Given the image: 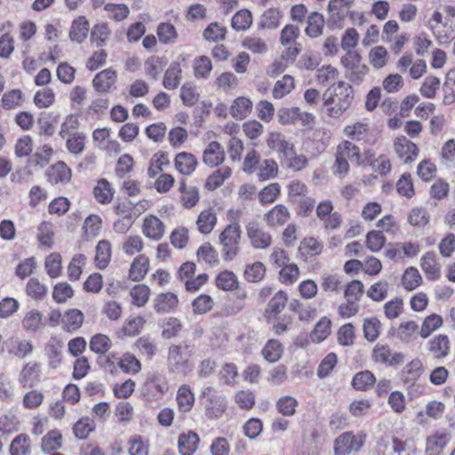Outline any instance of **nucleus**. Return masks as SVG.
Listing matches in <instances>:
<instances>
[{
	"label": "nucleus",
	"instance_id": "1",
	"mask_svg": "<svg viewBox=\"0 0 455 455\" xmlns=\"http://www.w3.org/2000/svg\"><path fill=\"white\" fill-rule=\"evenodd\" d=\"M324 107L331 117H339L351 105L353 89L345 83L333 84L324 94Z\"/></svg>",
	"mask_w": 455,
	"mask_h": 455
},
{
	"label": "nucleus",
	"instance_id": "2",
	"mask_svg": "<svg viewBox=\"0 0 455 455\" xmlns=\"http://www.w3.org/2000/svg\"><path fill=\"white\" fill-rule=\"evenodd\" d=\"M204 415L209 419H218L228 408V398L211 386L203 387L199 395Z\"/></svg>",
	"mask_w": 455,
	"mask_h": 455
},
{
	"label": "nucleus",
	"instance_id": "3",
	"mask_svg": "<svg viewBox=\"0 0 455 455\" xmlns=\"http://www.w3.org/2000/svg\"><path fill=\"white\" fill-rule=\"evenodd\" d=\"M355 159H359V147L352 141L343 140L336 149L332 173L340 179L346 177L350 170L349 161L355 163Z\"/></svg>",
	"mask_w": 455,
	"mask_h": 455
},
{
	"label": "nucleus",
	"instance_id": "4",
	"mask_svg": "<svg viewBox=\"0 0 455 455\" xmlns=\"http://www.w3.org/2000/svg\"><path fill=\"white\" fill-rule=\"evenodd\" d=\"M191 346L187 343L171 345L168 348L167 369L170 373L186 375L190 371Z\"/></svg>",
	"mask_w": 455,
	"mask_h": 455
},
{
	"label": "nucleus",
	"instance_id": "5",
	"mask_svg": "<svg viewBox=\"0 0 455 455\" xmlns=\"http://www.w3.org/2000/svg\"><path fill=\"white\" fill-rule=\"evenodd\" d=\"M241 234L240 225L236 221L228 225L220 234L219 241L222 246L221 253L224 260L230 261L238 254Z\"/></svg>",
	"mask_w": 455,
	"mask_h": 455
},
{
	"label": "nucleus",
	"instance_id": "6",
	"mask_svg": "<svg viewBox=\"0 0 455 455\" xmlns=\"http://www.w3.org/2000/svg\"><path fill=\"white\" fill-rule=\"evenodd\" d=\"M168 390L169 383L165 375L153 372L148 375L141 394L147 401L153 402L162 399Z\"/></svg>",
	"mask_w": 455,
	"mask_h": 455
},
{
	"label": "nucleus",
	"instance_id": "7",
	"mask_svg": "<svg viewBox=\"0 0 455 455\" xmlns=\"http://www.w3.org/2000/svg\"><path fill=\"white\" fill-rule=\"evenodd\" d=\"M404 358L403 353L392 350L387 344L377 343L371 352V359L374 363L387 367L403 363Z\"/></svg>",
	"mask_w": 455,
	"mask_h": 455
},
{
	"label": "nucleus",
	"instance_id": "8",
	"mask_svg": "<svg viewBox=\"0 0 455 455\" xmlns=\"http://www.w3.org/2000/svg\"><path fill=\"white\" fill-rule=\"evenodd\" d=\"M365 437L366 435L362 433L357 435L351 432L343 433L335 440V455H347L358 451L363 445Z\"/></svg>",
	"mask_w": 455,
	"mask_h": 455
},
{
	"label": "nucleus",
	"instance_id": "9",
	"mask_svg": "<svg viewBox=\"0 0 455 455\" xmlns=\"http://www.w3.org/2000/svg\"><path fill=\"white\" fill-rule=\"evenodd\" d=\"M388 335L396 338L403 344H411L419 335V326L416 321H403L400 323L397 328H391Z\"/></svg>",
	"mask_w": 455,
	"mask_h": 455
},
{
	"label": "nucleus",
	"instance_id": "10",
	"mask_svg": "<svg viewBox=\"0 0 455 455\" xmlns=\"http://www.w3.org/2000/svg\"><path fill=\"white\" fill-rule=\"evenodd\" d=\"M428 27L440 44H447L453 38V30L443 23V16L439 11L434 12L428 20Z\"/></svg>",
	"mask_w": 455,
	"mask_h": 455
},
{
	"label": "nucleus",
	"instance_id": "11",
	"mask_svg": "<svg viewBox=\"0 0 455 455\" xmlns=\"http://www.w3.org/2000/svg\"><path fill=\"white\" fill-rule=\"evenodd\" d=\"M247 236L251 241V246L255 249H266L270 246L272 237L255 221H251L246 225Z\"/></svg>",
	"mask_w": 455,
	"mask_h": 455
},
{
	"label": "nucleus",
	"instance_id": "12",
	"mask_svg": "<svg viewBox=\"0 0 455 455\" xmlns=\"http://www.w3.org/2000/svg\"><path fill=\"white\" fill-rule=\"evenodd\" d=\"M267 145L271 150L278 153L281 160L290 156L294 148L293 143L280 132H270L267 139Z\"/></svg>",
	"mask_w": 455,
	"mask_h": 455
},
{
	"label": "nucleus",
	"instance_id": "13",
	"mask_svg": "<svg viewBox=\"0 0 455 455\" xmlns=\"http://www.w3.org/2000/svg\"><path fill=\"white\" fill-rule=\"evenodd\" d=\"M4 344L7 353L20 359L27 357L34 350V346L31 341L16 337L7 339Z\"/></svg>",
	"mask_w": 455,
	"mask_h": 455
},
{
	"label": "nucleus",
	"instance_id": "14",
	"mask_svg": "<svg viewBox=\"0 0 455 455\" xmlns=\"http://www.w3.org/2000/svg\"><path fill=\"white\" fill-rule=\"evenodd\" d=\"M45 175L48 182L51 184L64 185L70 181L72 172L66 163L59 161L55 164H52L51 167H49Z\"/></svg>",
	"mask_w": 455,
	"mask_h": 455
},
{
	"label": "nucleus",
	"instance_id": "15",
	"mask_svg": "<svg viewBox=\"0 0 455 455\" xmlns=\"http://www.w3.org/2000/svg\"><path fill=\"white\" fill-rule=\"evenodd\" d=\"M40 366L36 362L27 363L21 369L18 381L23 387H34L40 381Z\"/></svg>",
	"mask_w": 455,
	"mask_h": 455
},
{
	"label": "nucleus",
	"instance_id": "16",
	"mask_svg": "<svg viewBox=\"0 0 455 455\" xmlns=\"http://www.w3.org/2000/svg\"><path fill=\"white\" fill-rule=\"evenodd\" d=\"M424 371L423 363L419 358H414L408 363L400 372V379L404 385L412 387Z\"/></svg>",
	"mask_w": 455,
	"mask_h": 455
},
{
	"label": "nucleus",
	"instance_id": "17",
	"mask_svg": "<svg viewBox=\"0 0 455 455\" xmlns=\"http://www.w3.org/2000/svg\"><path fill=\"white\" fill-rule=\"evenodd\" d=\"M394 146L395 153L404 163L412 162L418 156L419 148L416 144L404 136L397 138Z\"/></svg>",
	"mask_w": 455,
	"mask_h": 455
},
{
	"label": "nucleus",
	"instance_id": "18",
	"mask_svg": "<svg viewBox=\"0 0 455 455\" xmlns=\"http://www.w3.org/2000/svg\"><path fill=\"white\" fill-rule=\"evenodd\" d=\"M225 160V151L223 147L217 141L210 142L203 153L204 163L210 167H215L222 164Z\"/></svg>",
	"mask_w": 455,
	"mask_h": 455
},
{
	"label": "nucleus",
	"instance_id": "19",
	"mask_svg": "<svg viewBox=\"0 0 455 455\" xmlns=\"http://www.w3.org/2000/svg\"><path fill=\"white\" fill-rule=\"evenodd\" d=\"M21 325L24 331L30 333L42 331L46 322L43 318V314L37 309H31L24 315Z\"/></svg>",
	"mask_w": 455,
	"mask_h": 455
},
{
	"label": "nucleus",
	"instance_id": "20",
	"mask_svg": "<svg viewBox=\"0 0 455 455\" xmlns=\"http://www.w3.org/2000/svg\"><path fill=\"white\" fill-rule=\"evenodd\" d=\"M116 72L111 68H107L98 73L93 80L92 84L98 92H108L115 85L116 82Z\"/></svg>",
	"mask_w": 455,
	"mask_h": 455
},
{
	"label": "nucleus",
	"instance_id": "21",
	"mask_svg": "<svg viewBox=\"0 0 455 455\" xmlns=\"http://www.w3.org/2000/svg\"><path fill=\"white\" fill-rule=\"evenodd\" d=\"M428 350L435 359H443L451 350L450 339L445 334H438L428 341Z\"/></svg>",
	"mask_w": 455,
	"mask_h": 455
},
{
	"label": "nucleus",
	"instance_id": "22",
	"mask_svg": "<svg viewBox=\"0 0 455 455\" xmlns=\"http://www.w3.org/2000/svg\"><path fill=\"white\" fill-rule=\"evenodd\" d=\"M142 232L147 237L159 241L164 235V225L157 217L150 215L143 220Z\"/></svg>",
	"mask_w": 455,
	"mask_h": 455
},
{
	"label": "nucleus",
	"instance_id": "23",
	"mask_svg": "<svg viewBox=\"0 0 455 455\" xmlns=\"http://www.w3.org/2000/svg\"><path fill=\"white\" fill-rule=\"evenodd\" d=\"M450 439V435L444 432H436L428 436L426 442L427 455H442Z\"/></svg>",
	"mask_w": 455,
	"mask_h": 455
},
{
	"label": "nucleus",
	"instance_id": "24",
	"mask_svg": "<svg viewBox=\"0 0 455 455\" xmlns=\"http://www.w3.org/2000/svg\"><path fill=\"white\" fill-rule=\"evenodd\" d=\"M197 164L196 157L188 152H180L174 159L175 168L182 175H191L196 169Z\"/></svg>",
	"mask_w": 455,
	"mask_h": 455
},
{
	"label": "nucleus",
	"instance_id": "25",
	"mask_svg": "<svg viewBox=\"0 0 455 455\" xmlns=\"http://www.w3.org/2000/svg\"><path fill=\"white\" fill-rule=\"evenodd\" d=\"M420 266L427 279L435 281L440 278V266L436 262L435 252L427 251L421 257Z\"/></svg>",
	"mask_w": 455,
	"mask_h": 455
},
{
	"label": "nucleus",
	"instance_id": "26",
	"mask_svg": "<svg viewBox=\"0 0 455 455\" xmlns=\"http://www.w3.org/2000/svg\"><path fill=\"white\" fill-rule=\"evenodd\" d=\"M179 303L176 294L172 292L160 293L154 301V308L159 314L168 313L174 309Z\"/></svg>",
	"mask_w": 455,
	"mask_h": 455
},
{
	"label": "nucleus",
	"instance_id": "27",
	"mask_svg": "<svg viewBox=\"0 0 455 455\" xmlns=\"http://www.w3.org/2000/svg\"><path fill=\"white\" fill-rule=\"evenodd\" d=\"M84 320L82 311L76 308L68 309L63 314L62 329L66 331H76L82 326Z\"/></svg>",
	"mask_w": 455,
	"mask_h": 455
},
{
	"label": "nucleus",
	"instance_id": "28",
	"mask_svg": "<svg viewBox=\"0 0 455 455\" xmlns=\"http://www.w3.org/2000/svg\"><path fill=\"white\" fill-rule=\"evenodd\" d=\"M89 32V21L84 16L75 19L69 30V38L76 43H82L87 37Z\"/></svg>",
	"mask_w": 455,
	"mask_h": 455
},
{
	"label": "nucleus",
	"instance_id": "29",
	"mask_svg": "<svg viewBox=\"0 0 455 455\" xmlns=\"http://www.w3.org/2000/svg\"><path fill=\"white\" fill-rule=\"evenodd\" d=\"M176 402L180 412L186 413L191 411L195 403V396L188 385H182L179 387L176 395Z\"/></svg>",
	"mask_w": 455,
	"mask_h": 455
},
{
	"label": "nucleus",
	"instance_id": "30",
	"mask_svg": "<svg viewBox=\"0 0 455 455\" xmlns=\"http://www.w3.org/2000/svg\"><path fill=\"white\" fill-rule=\"evenodd\" d=\"M148 268V258L144 254H140L132 261L129 271V277L134 282H139L145 277Z\"/></svg>",
	"mask_w": 455,
	"mask_h": 455
},
{
	"label": "nucleus",
	"instance_id": "31",
	"mask_svg": "<svg viewBox=\"0 0 455 455\" xmlns=\"http://www.w3.org/2000/svg\"><path fill=\"white\" fill-rule=\"evenodd\" d=\"M199 443V436L196 433L189 431L181 434L179 437V451L181 455H193L196 451Z\"/></svg>",
	"mask_w": 455,
	"mask_h": 455
},
{
	"label": "nucleus",
	"instance_id": "32",
	"mask_svg": "<svg viewBox=\"0 0 455 455\" xmlns=\"http://www.w3.org/2000/svg\"><path fill=\"white\" fill-rule=\"evenodd\" d=\"M307 25L305 28V33L307 36L315 38L323 34L324 28V18L321 13L317 12H311L307 16Z\"/></svg>",
	"mask_w": 455,
	"mask_h": 455
},
{
	"label": "nucleus",
	"instance_id": "33",
	"mask_svg": "<svg viewBox=\"0 0 455 455\" xmlns=\"http://www.w3.org/2000/svg\"><path fill=\"white\" fill-rule=\"evenodd\" d=\"M369 124L364 122H356L352 124H348L344 128V134L356 141H366L369 136Z\"/></svg>",
	"mask_w": 455,
	"mask_h": 455
},
{
	"label": "nucleus",
	"instance_id": "34",
	"mask_svg": "<svg viewBox=\"0 0 455 455\" xmlns=\"http://www.w3.org/2000/svg\"><path fill=\"white\" fill-rule=\"evenodd\" d=\"M217 223V216L212 209L203 211L196 220V226L200 233L210 234Z\"/></svg>",
	"mask_w": 455,
	"mask_h": 455
},
{
	"label": "nucleus",
	"instance_id": "35",
	"mask_svg": "<svg viewBox=\"0 0 455 455\" xmlns=\"http://www.w3.org/2000/svg\"><path fill=\"white\" fill-rule=\"evenodd\" d=\"M180 80V65L178 62H172L164 73L163 85L167 90H173L179 86Z\"/></svg>",
	"mask_w": 455,
	"mask_h": 455
},
{
	"label": "nucleus",
	"instance_id": "36",
	"mask_svg": "<svg viewBox=\"0 0 455 455\" xmlns=\"http://www.w3.org/2000/svg\"><path fill=\"white\" fill-rule=\"evenodd\" d=\"M252 20L251 12L247 9H242L232 17L231 27L237 32L246 31L251 27Z\"/></svg>",
	"mask_w": 455,
	"mask_h": 455
},
{
	"label": "nucleus",
	"instance_id": "37",
	"mask_svg": "<svg viewBox=\"0 0 455 455\" xmlns=\"http://www.w3.org/2000/svg\"><path fill=\"white\" fill-rule=\"evenodd\" d=\"M96 428L94 420L89 417H83L73 426L74 435L80 440H85Z\"/></svg>",
	"mask_w": 455,
	"mask_h": 455
},
{
	"label": "nucleus",
	"instance_id": "38",
	"mask_svg": "<svg viewBox=\"0 0 455 455\" xmlns=\"http://www.w3.org/2000/svg\"><path fill=\"white\" fill-rule=\"evenodd\" d=\"M111 259V244L107 240H101L96 246L95 262L100 269L108 267Z\"/></svg>",
	"mask_w": 455,
	"mask_h": 455
},
{
	"label": "nucleus",
	"instance_id": "39",
	"mask_svg": "<svg viewBox=\"0 0 455 455\" xmlns=\"http://www.w3.org/2000/svg\"><path fill=\"white\" fill-rule=\"evenodd\" d=\"M10 455H28L30 453V438L27 434H20L11 442Z\"/></svg>",
	"mask_w": 455,
	"mask_h": 455
},
{
	"label": "nucleus",
	"instance_id": "40",
	"mask_svg": "<svg viewBox=\"0 0 455 455\" xmlns=\"http://www.w3.org/2000/svg\"><path fill=\"white\" fill-rule=\"evenodd\" d=\"M295 87L294 78L290 75H284L280 80L276 81L273 88V97L282 99L288 95Z\"/></svg>",
	"mask_w": 455,
	"mask_h": 455
},
{
	"label": "nucleus",
	"instance_id": "41",
	"mask_svg": "<svg viewBox=\"0 0 455 455\" xmlns=\"http://www.w3.org/2000/svg\"><path fill=\"white\" fill-rule=\"evenodd\" d=\"M298 400L291 395L281 396L275 403L277 411L284 417H291L296 413Z\"/></svg>",
	"mask_w": 455,
	"mask_h": 455
},
{
	"label": "nucleus",
	"instance_id": "42",
	"mask_svg": "<svg viewBox=\"0 0 455 455\" xmlns=\"http://www.w3.org/2000/svg\"><path fill=\"white\" fill-rule=\"evenodd\" d=\"M166 63L162 57L151 56L145 61V74L152 79L157 80Z\"/></svg>",
	"mask_w": 455,
	"mask_h": 455
},
{
	"label": "nucleus",
	"instance_id": "43",
	"mask_svg": "<svg viewBox=\"0 0 455 455\" xmlns=\"http://www.w3.org/2000/svg\"><path fill=\"white\" fill-rule=\"evenodd\" d=\"M287 208L282 204L275 206L266 214V221L269 226L283 225L289 219Z\"/></svg>",
	"mask_w": 455,
	"mask_h": 455
},
{
	"label": "nucleus",
	"instance_id": "44",
	"mask_svg": "<svg viewBox=\"0 0 455 455\" xmlns=\"http://www.w3.org/2000/svg\"><path fill=\"white\" fill-rule=\"evenodd\" d=\"M45 353L49 360V366L56 369L61 363V344L55 339H52L46 344Z\"/></svg>",
	"mask_w": 455,
	"mask_h": 455
},
{
	"label": "nucleus",
	"instance_id": "45",
	"mask_svg": "<svg viewBox=\"0 0 455 455\" xmlns=\"http://www.w3.org/2000/svg\"><path fill=\"white\" fill-rule=\"evenodd\" d=\"M443 317L440 315L432 314L427 316L419 328V336L422 339L428 338L432 332L443 325Z\"/></svg>",
	"mask_w": 455,
	"mask_h": 455
},
{
	"label": "nucleus",
	"instance_id": "46",
	"mask_svg": "<svg viewBox=\"0 0 455 455\" xmlns=\"http://www.w3.org/2000/svg\"><path fill=\"white\" fill-rule=\"evenodd\" d=\"M104 11L108 19L116 22L125 20L130 13L129 7L124 4H107L104 6Z\"/></svg>",
	"mask_w": 455,
	"mask_h": 455
},
{
	"label": "nucleus",
	"instance_id": "47",
	"mask_svg": "<svg viewBox=\"0 0 455 455\" xmlns=\"http://www.w3.org/2000/svg\"><path fill=\"white\" fill-rule=\"evenodd\" d=\"M66 148L72 155H80L84 151L86 135L84 132L67 136Z\"/></svg>",
	"mask_w": 455,
	"mask_h": 455
},
{
	"label": "nucleus",
	"instance_id": "48",
	"mask_svg": "<svg viewBox=\"0 0 455 455\" xmlns=\"http://www.w3.org/2000/svg\"><path fill=\"white\" fill-rule=\"evenodd\" d=\"M251 110V102L249 99L239 97L233 102L230 113L235 119L245 118Z\"/></svg>",
	"mask_w": 455,
	"mask_h": 455
},
{
	"label": "nucleus",
	"instance_id": "49",
	"mask_svg": "<svg viewBox=\"0 0 455 455\" xmlns=\"http://www.w3.org/2000/svg\"><path fill=\"white\" fill-rule=\"evenodd\" d=\"M331 325L330 319L327 317L321 318L310 333V339L317 343L324 340L331 333Z\"/></svg>",
	"mask_w": 455,
	"mask_h": 455
},
{
	"label": "nucleus",
	"instance_id": "50",
	"mask_svg": "<svg viewBox=\"0 0 455 455\" xmlns=\"http://www.w3.org/2000/svg\"><path fill=\"white\" fill-rule=\"evenodd\" d=\"M128 444L129 455H148L149 444L143 436L140 435L132 436L128 442Z\"/></svg>",
	"mask_w": 455,
	"mask_h": 455
},
{
	"label": "nucleus",
	"instance_id": "51",
	"mask_svg": "<svg viewBox=\"0 0 455 455\" xmlns=\"http://www.w3.org/2000/svg\"><path fill=\"white\" fill-rule=\"evenodd\" d=\"M48 288L41 283L37 278H30L26 285L27 295L35 300H43L46 296Z\"/></svg>",
	"mask_w": 455,
	"mask_h": 455
},
{
	"label": "nucleus",
	"instance_id": "52",
	"mask_svg": "<svg viewBox=\"0 0 455 455\" xmlns=\"http://www.w3.org/2000/svg\"><path fill=\"white\" fill-rule=\"evenodd\" d=\"M422 277L416 267H408L402 277V283L405 290L412 291L420 285Z\"/></svg>",
	"mask_w": 455,
	"mask_h": 455
},
{
	"label": "nucleus",
	"instance_id": "53",
	"mask_svg": "<svg viewBox=\"0 0 455 455\" xmlns=\"http://www.w3.org/2000/svg\"><path fill=\"white\" fill-rule=\"evenodd\" d=\"M110 35V29L107 23L96 24L91 30V41L97 47H102Z\"/></svg>",
	"mask_w": 455,
	"mask_h": 455
},
{
	"label": "nucleus",
	"instance_id": "54",
	"mask_svg": "<svg viewBox=\"0 0 455 455\" xmlns=\"http://www.w3.org/2000/svg\"><path fill=\"white\" fill-rule=\"evenodd\" d=\"M216 285L223 291H233L238 287V280L233 272L225 270L217 275Z\"/></svg>",
	"mask_w": 455,
	"mask_h": 455
},
{
	"label": "nucleus",
	"instance_id": "55",
	"mask_svg": "<svg viewBox=\"0 0 455 455\" xmlns=\"http://www.w3.org/2000/svg\"><path fill=\"white\" fill-rule=\"evenodd\" d=\"M61 434L57 430L50 431L42 439L41 448L44 453H50L61 447Z\"/></svg>",
	"mask_w": 455,
	"mask_h": 455
},
{
	"label": "nucleus",
	"instance_id": "56",
	"mask_svg": "<svg viewBox=\"0 0 455 455\" xmlns=\"http://www.w3.org/2000/svg\"><path fill=\"white\" fill-rule=\"evenodd\" d=\"M283 352V346L276 339L268 340L262 349V355L264 358L270 363L277 362L280 359Z\"/></svg>",
	"mask_w": 455,
	"mask_h": 455
},
{
	"label": "nucleus",
	"instance_id": "57",
	"mask_svg": "<svg viewBox=\"0 0 455 455\" xmlns=\"http://www.w3.org/2000/svg\"><path fill=\"white\" fill-rule=\"evenodd\" d=\"M381 323L376 317L364 319L363 329L364 338L371 342L375 341L380 333Z\"/></svg>",
	"mask_w": 455,
	"mask_h": 455
},
{
	"label": "nucleus",
	"instance_id": "58",
	"mask_svg": "<svg viewBox=\"0 0 455 455\" xmlns=\"http://www.w3.org/2000/svg\"><path fill=\"white\" fill-rule=\"evenodd\" d=\"M212 69L211 60L207 56H201L194 61V74L197 79H207Z\"/></svg>",
	"mask_w": 455,
	"mask_h": 455
},
{
	"label": "nucleus",
	"instance_id": "59",
	"mask_svg": "<svg viewBox=\"0 0 455 455\" xmlns=\"http://www.w3.org/2000/svg\"><path fill=\"white\" fill-rule=\"evenodd\" d=\"M278 172V165L273 159H265L259 166L258 178L265 181L275 178Z\"/></svg>",
	"mask_w": 455,
	"mask_h": 455
},
{
	"label": "nucleus",
	"instance_id": "60",
	"mask_svg": "<svg viewBox=\"0 0 455 455\" xmlns=\"http://www.w3.org/2000/svg\"><path fill=\"white\" fill-rule=\"evenodd\" d=\"M231 168L228 166H225L222 168L217 169L208 179L206 181V187L209 189H215L220 187L225 180L230 177L231 175Z\"/></svg>",
	"mask_w": 455,
	"mask_h": 455
},
{
	"label": "nucleus",
	"instance_id": "61",
	"mask_svg": "<svg viewBox=\"0 0 455 455\" xmlns=\"http://www.w3.org/2000/svg\"><path fill=\"white\" fill-rule=\"evenodd\" d=\"M80 125L79 118L76 115L70 114L67 116L60 125V130L59 132L60 137L62 139L66 138L68 135L76 134Z\"/></svg>",
	"mask_w": 455,
	"mask_h": 455
},
{
	"label": "nucleus",
	"instance_id": "62",
	"mask_svg": "<svg viewBox=\"0 0 455 455\" xmlns=\"http://www.w3.org/2000/svg\"><path fill=\"white\" fill-rule=\"evenodd\" d=\"M156 33L159 41L165 44L174 43L178 36L175 27L168 22L160 23L157 27Z\"/></svg>",
	"mask_w": 455,
	"mask_h": 455
},
{
	"label": "nucleus",
	"instance_id": "63",
	"mask_svg": "<svg viewBox=\"0 0 455 455\" xmlns=\"http://www.w3.org/2000/svg\"><path fill=\"white\" fill-rule=\"evenodd\" d=\"M366 246L372 252L379 251L386 243V237L382 231L371 230L366 235Z\"/></svg>",
	"mask_w": 455,
	"mask_h": 455
},
{
	"label": "nucleus",
	"instance_id": "64",
	"mask_svg": "<svg viewBox=\"0 0 455 455\" xmlns=\"http://www.w3.org/2000/svg\"><path fill=\"white\" fill-rule=\"evenodd\" d=\"M94 196L100 204L109 203L113 198V192L109 182L104 179L99 180L94 188Z\"/></svg>",
	"mask_w": 455,
	"mask_h": 455
}]
</instances>
